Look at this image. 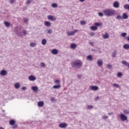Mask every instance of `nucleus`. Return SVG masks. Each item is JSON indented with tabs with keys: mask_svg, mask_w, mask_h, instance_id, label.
<instances>
[{
	"mask_svg": "<svg viewBox=\"0 0 129 129\" xmlns=\"http://www.w3.org/2000/svg\"><path fill=\"white\" fill-rule=\"evenodd\" d=\"M115 10L113 9H107L103 11V13L106 17H112L115 15Z\"/></svg>",
	"mask_w": 129,
	"mask_h": 129,
	"instance_id": "1",
	"label": "nucleus"
},
{
	"mask_svg": "<svg viewBox=\"0 0 129 129\" xmlns=\"http://www.w3.org/2000/svg\"><path fill=\"white\" fill-rule=\"evenodd\" d=\"M71 65L74 69H79L82 66V62L80 60H76L71 62Z\"/></svg>",
	"mask_w": 129,
	"mask_h": 129,
	"instance_id": "2",
	"label": "nucleus"
},
{
	"mask_svg": "<svg viewBox=\"0 0 129 129\" xmlns=\"http://www.w3.org/2000/svg\"><path fill=\"white\" fill-rule=\"evenodd\" d=\"M119 116L122 121H125V120H127V116H126V115H124V114H120Z\"/></svg>",
	"mask_w": 129,
	"mask_h": 129,
	"instance_id": "3",
	"label": "nucleus"
},
{
	"mask_svg": "<svg viewBox=\"0 0 129 129\" xmlns=\"http://www.w3.org/2000/svg\"><path fill=\"white\" fill-rule=\"evenodd\" d=\"M16 30H17V34H19V33H22L23 34H24V35H27V31H22V27H17Z\"/></svg>",
	"mask_w": 129,
	"mask_h": 129,
	"instance_id": "4",
	"label": "nucleus"
},
{
	"mask_svg": "<svg viewBox=\"0 0 129 129\" xmlns=\"http://www.w3.org/2000/svg\"><path fill=\"white\" fill-rule=\"evenodd\" d=\"M47 19L49 21H51L52 22H55L56 21V18L54 17V16L52 15H48L47 16Z\"/></svg>",
	"mask_w": 129,
	"mask_h": 129,
	"instance_id": "5",
	"label": "nucleus"
},
{
	"mask_svg": "<svg viewBox=\"0 0 129 129\" xmlns=\"http://www.w3.org/2000/svg\"><path fill=\"white\" fill-rule=\"evenodd\" d=\"M113 7L115 9H118V8H119V3H118V2L117 1L114 2L113 3Z\"/></svg>",
	"mask_w": 129,
	"mask_h": 129,
	"instance_id": "6",
	"label": "nucleus"
},
{
	"mask_svg": "<svg viewBox=\"0 0 129 129\" xmlns=\"http://www.w3.org/2000/svg\"><path fill=\"white\" fill-rule=\"evenodd\" d=\"M77 32H78V31L76 29L74 31L68 32L67 34L68 36H73L74 35V34H75V33H77Z\"/></svg>",
	"mask_w": 129,
	"mask_h": 129,
	"instance_id": "7",
	"label": "nucleus"
},
{
	"mask_svg": "<svg viewBox=\"0 0 129 129\" xmlns=\"http://www.w3.org/2000/svg\"><path fill=\"white\" fill-rule=\"evenodd\" d=\"M8 75V72L6 70H2L0 72V75L1 76H7Z\"/></svg>",
	"mask_w": 129,
	"mask_h": 129,
	"instance_id": "8",
	"label": "nucleus"
},
{
	"mask_svg": "<svg viewBox=\"0 0 129 129\" xmlns=\"http://www.w3.org/2000/svg\"><path fill=\"white\" fill-rule=\"evenodd\" d=\"M90 88L91 90H93L94 91H96L99 89L98 87L96 86H91L90 87Z\"/></svg>",
	"mask_w": 129,
	"mask_h": 129,
	"instance_id": "9",
	"label": "nucleus"
},
{
	"mask_svg": "<svg viewBox=\"0 0 129 129\" xmlns=\"http://www.w3.org/2000/svg\"><path fill=\"white\" fill-rule=\"evenodd\" d=\"M59 127H60V128H65L67 127V124H66V123H60L59 124Z\"/></svg>",
	"mask_w": 129,
	"mask_h": 129,
	"instance_id": "10",
	"label": "nucleus"
},
{
	"mask_svg": "<svg viewBox=\"0 0 129 129\" xmlns=\"http://www.w3.org/2000/svg\"><path fill=\"white\" fill-rule=\"evenodd\" d=\"M103 64V61H102V59H99L97 61V64L98 65V66L100 67V66H102Z\"/></svg>",
	"mask_w": 129,
	"mask_h": 129,
	"instance_id": "11",
	"label": "nucleus"
},
{
	"mask_svg": "<svg viewBox=\"0 0 129 129\" xmlns=\"http://www.w3.org/2000/svg\"><path fill=\"white\" fill-rule=\"evenodd\" d=\"M28 79L30 81H35V80H36V77H35V76L31 75L30 76L28 77Z\"/></svg>",
	"mask_w": 129,
	"mask_h": 129,
	"instance_id": "12",
	"label": "nucleus"
},
{
	"mask_svg": "<svg viewBox=\"0 0 129 129\" xmlns=\"http://www.w3.org/2000/svg\"><path fill=\"white\" fill-rule=\"evenodd\" d=\"M58 53V50H57L56 49H53L51 50V53L53 55H57Z\"/></svg>",
	"mask_w": 129,
	"mask_h": 129,
	"instance_id": "13",
	"label": "nucleus"
},
{
	"mask_svg": "<svg viewBox=\"0 0 129 129\" xmlns=\"http://www.w3.org/2000/svg\"><path fill=\"white\" fill-rule=\"evenodd\" d=\"M122 19H123V20H126L128 19V16L126 15V13H123L122 16Z\"/></svg>",
	"mask_w": 129,
	"mask_h": 129,
	"instance_id": "14",
	"label": "nucleus"
},
{
	"mask_svg": "<svg viewBox=\"0 0 129 129\" xmlns=\"http://www.w3.org/2000/svg\"><path fill=\"white\" fill-rule=\"evenodd\" d=\"M60 88H61V85L60 84L54 85L52 87V88H53V89H59Z\"/></svg>",
	"mask_w": 129,
	"mask_h": 129,
	"instance_id": "15",
	"label": "nucleus"
},
{
	"mask_svg": "<svg viewBox=\"0 0 129 129\" xmlns=\"http://www.w3.org/2000/svg\"><path fill=\"white\" fill-rule=\"evenodd\" d=\"M123 48L125 50H128L129 49V44H125L123 45Z\"/></svg>",
	"mask_w": 129,
	"mask_h": 129,
	"instance_id": "16",
	"label": "nucleus"
},
{
	"mask_svg": "<svg viewBox=\"0 0 129 129\" xmlns=\"http://www.w3.org/2000/svg\"><path fill=\"white\" fill-rule=\"evenodd\" d=\"M102 37L103 39H108L109 38V35H108V33H106L105 34H103Z\"/></svg>",
	"mask_w": 129,
	"mask_h": 129,
	"instance_id": "17",
	"label": "nucleus"
},
{
	"mask_svg": "<svg viewBox=\"0 0 129 129\" xmlns=\"http://www.w3.org/2000/svg\"><path fill=\"white\" fill-rule=\"evenodd\" d=\"M41 44L43 46H45L47 44V40L46 39H43L41 40Z\"/></svg>",
	"mask_w": 129,
	"mask_h": 129,
	"instance_id": "18",
	"label": "nucleus"
},
{
	"mask_svg": "<svg viewBox=\"0 0 129 129\" xmlns=\"http://www.w3.org/2000/svg\"><path fill=\"white\" fill-rule=\"evenodd\" d=\"M87 60H89V61H92L93 60V58L91 55H89L87 56Z\"/></svg>",
	"mask_w": 129,
	"mask_h": 129,
	"instance_id": "19",
	"label": "nucleus"
},
{
	"mask_svg": "<svg viewBox=\"0 0 129 129\" xmlns=\"http://www.w3.org/2000/svg\"><path fill=\"white\" fill-rule=\"evenodd\" d=\"M38 105L40 107H42V106H44V102L40 101L39 102H38Z\"/></svg>",
	"mask_w": 129,
	"mask_h": 129,
	"instance_id": "20",
	"label": "nucleus"
},
{
	"mask_svg": "<svg viewBox=\"0 0 129 129\" xmlns=\"http://www.w3.org/2000/svg\"><path fill=\"white\" fill-rule=\"evenodd\" d=\"M44 25L46 27H50L51 26V23H50V22H48V21H45L44 22Z\"/></svg>",
	"mask_w": 129,
	"mask_h": 129,
	"instance_id": "21",
	"label": "nucleus"
},
{
	"mask_svg": "<svg viewBox=\"0 0 129 129\" xmlns=\"http://www.w3.org/2000/svg\"><path fill=\"white\" fill-rule=\"evenodd\" d=\"M121 63H123V65H125L126 66H127V67H128L129 68V63L127 62L126 61L123 60L121 61Z\"/></svg>",
	"mask_w": 129,
	"mask_h": 129,
	"instance_id": "22",
	"label": "nucleus"
},
{
	"mask_svg": "<svg viewBox=\"0 0 129 129\" xmlns=\"http://www.w3.org/2000/svg\"><path fill=\"white\" fill-rule=\"evenodd\" d=\"M31 89L33 90V91H34V92H36V91H38V87H36V86L32 87Z\"/></svg>",
	"mask_w": 129,
	"mask_h": 129,
	"instance_id": "23",
	"label": "nucleus"
},
{
	"mask_svg": "<svg viewBox=\"0 0 129 129\" xmlns=\"http://www.w3.org/2000/svg\"><path fill=\"white\" fill-rule=\"evenodd\" d=\"M90 29L91 30H92V31H96V30L97 29V26H91Z\"/></svg>",
	"mask_w": 129,
	"mask_h": 129,
	"instance_id": "24",
	"label": "nucleus"
},
{
	"mask_svg": "<svg viewBox=\"0 0 129 129\" xmlns=\"http://www.w3.org/2000/svg\"><path fill=\"white\" fill-rule=\"evenodd\" d=\"M77 47V45H76V44L72 43V44L71 45V49H75Z\"/></svg>",
	"mask_w": 129,
	"mask_h": 129,
	"instance_id": "25",
	"label": "nucleus"
},
{
	"mask_svg": "<svg viewBox=\"0 0 129 129\" xmlns=\"http://www.w3.org/2000/svg\"><path fill=\"white\" fill-rule=\"evenodd\" d=\"M14 86L16 89H19V88H20V83H16L15 84Z\"/></svg>",
	"mask_w": 129,
	"mask_h": 129,
	"instance_id": "26",
	"label": "nucleus"
},
{
	"mask_svg": "<svg viewBox=\"0 0 129 129\" xmlns=\"http://www.w3.org/2000/svg\"><path fill=\"white\" fill-rule=\"evenodd\" d=\"M124 9H125V10L129 11V4H125L124 5Z\"/></svg>",
	"mask_w": 129,
	"mask_h": 129,
	"instance_id": "27",
	"label": "nucleus"
},
{
	"mask_svg": "<svg viewBox=\"0 0 129 129\" xmlns=\"http://www.w3.org/2000/svg\"><path fill=\"white\" fill-rule=\"evenodd\" d=\"M15 123H16V121L14 120H11L10 121V124H11V125H14Z\"/></svg>",
	"mask_w": 129,
	"mask_h": 129,
	"instance_id": "28",
	"label": "nucleus"
},
{
	"mask_svg": "<svg viewBox=\"0 0 129 129\" xmlns=\"http://www.w3.org/2000/svg\"><path fill=\"white\" fill-rule=\"evenodd\" d=\"M4 24L6 27H10L11 26V23L7 21L4 22Z\"/></svg>",
	"mask_w": 129,
	"mask_h": 129,
	"instance_id": "29",
	"label": "nucleus"
},
{
	"mask_svg": "<svg viewBox=\"0 0 129 129\" xmlns=\"http://www.w3.org/2000/svg\"><path fill=\"white\" fill-rule=\"evenodd\" d=\"M52 8H58V5L56 3H53L51 5Z\"/></svg>",
	"mask_w": 129,
	"mask_h": 129,
	"instance_id": "30",
	"label": "nucleus"
},
{
	"mask_svg": "<svg viewBox=\"0 0 129 129\" xmlns=\"http://www.w3.org/2000/svg\"><path fill=\"white\" fill-rule=\"evenodd\" d=\"M116 19V20H121V19H122V16H121L119 15H117Z\"/></svg>",
	"mask_w": 129,
	"mask_h": 129,
	"instance_id": "31",
	"label": "nucleus"
},
{
	"mask_svg": "<svg viewBox=\"0 0 129 129\" xmlns=\"http://www.w3.org/2000/svg\"><path fill=\"white\" fill-rule=\"evenodd\" d=\"M116 54H117L116 52L115 51L113 52L112 53V56L113 58H115V57H116Z\"/></svg>",
	"mask_w": 129,
	"mask_h": 129,
	"instance_id": "32",
	"label": "nucleus"
},
{
	"mask_svg": "<svg viewBox=\"0 0 129 129\" xmlns=\"http://www.w3.org/2000/svg\"><path fill=\"white\" fill-rule=\"evenodd\" d=\"M46 67V64H45V63L44 62H41L40 63V67L42 68H44V67Z\"/></svg>",
	"mask_w": 129,
	"mask_h": 129,
	"instance_id": "33",
	"label": "nucleus"
},
{
	"mask_svg": "<svg viewBox=\"0 0 129 129\" xmlns=\"http://www.w3.org/2000/svg\"><path fill=\"white\" fill-rule=\"evenodd\" d=\"M112 85L114 87H116V88H118V87H119V85L117 84H113Z\"/></svg>",
	"mask_w": 129,
	"mask_h": 129,
	"instance_id": "34",
	"label": "nucleus"
},
{
	"mask_svg": "<svg viewBox=\"0 0 129 129\" xmlns=\"http://www.w3.org/2000/svg\"><path fill=\"white\" fill-rule=\"evenodd\" d=\"M94 25L95 26H97V27H100V26H101V23H95Z\"/></svg>",
	"mask_w": 129,
	"mask_h": 129,
	"instance_id": "35",
	"label": "nucleus"
},
{
	"mask_svg": "<svg viewBox=\"0 0 129 129\" xmlns=\"http://www.w3.org/2000/svg\"><path fill=\"white\" fill-rule=\"evenodd\" d=\"M124 113L125 114H129V110L127 109L124 110Z\"/></svg>",
	"mask_w": 129,
	"mask_h": 129,
	"instance_id": "36",
	"label": "nucleus"
},
{
	"mask_svg": "<svg viewBox=\"0 0 129 129\" xmlns=\"http://www.w3.org/2000/svg\"><path fill=\"white\" fill-rule=\"evenodd\" d=\"M102 119H103L104 120L105 119H107V118H108V116H106V115H103L102 117Z\"/></svg>",
	"mask_w": 129,
	"mask_h": 129,
	"instance_id": "37",
	"label": "nucleus"
},
{
	"mask_svg": "<svg viewBox=\"0 0 129 129\" xmlns=\"http://www.w3.org/2000/svg\"><path fill=\"white\" fill-rule=\"evenodd\" d=\"M88 109H91L92 108H93V106L92 105H90L87 106Z\"/></svg>",
	"mask_w": 129,
	"mask_h": 129,
	"instance_id": "38",
	"label": "nucleus"
},
{
	"mask_svg": "<svg viewBox=\"0 0 129 129\" xmlns=\"http://www.w3.org/2000/svg\"><path fill=\"white\" fill-rule=\"evenodd\" d=\"M117 77H121V76H122V74H121V73H118L117 74Z\"/></svg>",
	"mask_w": 129,
	"mask_h": 129,
	"instance_id": "39",
	"label": "nucleus"
},
{
	"mask_svg": "<svg viewBox=\"0 0 129 129\" xmlns=\"http://www.w3.org/2000/svg\"><path fill=\"white\" fill-rule=\"evenodd\" d=\"M120 36H121V37H125V36H126V33H124V32L122 33L121 34Z\"/></svg>",
	"mask_w": 129,
	"mask_h": 129,
	"instance_id": "40",
	"label": "nucleus"
},
{
	"mask_svg": "<svg viewBox=\"0 0 129 129\" xmlns=\"http://www.w3.org/2000/svg\"><path fill=\"white\" fill-rule=\"evenodd\" d=\"M54 83H56V84H60V80H56L55 81H54Z\"/></svg>",
	"mask_w": 129,
	"mask_h": 129,
	"instance_id": "41",
	"label": "nucleus"
},
{
	"mask_svg": "<svg viewBox=\"0 0 129 129\" xmlns=\"http://www.w3.org/2000/svg\"><path fill=\"white\" fill-rule=\"evenodd\" d=\"M30 47H34L36 45V43H31L30 44Z\"/></svg>",
	"mask_w": 129,
	"mask_h": 129,
	"instance_id": "42",
	"label": "nucleus"
},
{
	"mask_svg": "<svg viewBox=\"0 0 129 129\" xmlns=\"http://www.w3.org/2000/svg\"><path fill=\"white\" fill-rule=\"evenodd\" d=\"M15 2H16V1L15 0H10L9 1L10 4H11V5H13L14 4V3H15Z\"/></svg>",
	"mask_w": 129,
	"mask_h": 129,
	"instance_id": "43",
	"label": "nucleus"
},
{
	"mask_svg": "<svg viewBox=\"0 0 129 129\" xmlns=\"http://www.w3.org/2000/svg\"><path fill=\"white\" fill-rule=\"evenodd\" d=\"M82 77V76H81V75H77V78H78V79H81V77Z\"/></svg>",
	"mask_w": 129,
	"mask_h": 129,
	"instance_id": "44",
	"label": "nucleus"
},
{
	"mask_svg": "<svg viewBox=\"0 0 129 129\" xmlns=\"http://www.w3.org/2000/svg\"><path fill=\"white\" fill-rule=\"evenodd\" d=\"M24 22V23H25V24H27L28 23V22H29V20L27 18H25Z\"/></svg>",
	"mask_w": 129,
	"mask_h": 129,
	"instance_id": "45",
	"label": "nucleus"
},
{
	"mask_svg": "<svg viewBox=\"0 0 129 129\" xmlns=\"http://www.w3.org/2000/svg\"><path fill=\"white\" fill-rule=\"evenodd\" d=\"M52 32H53L52 29H49L47 31V34H52Z\"/></svg>",
	"mask_w": 129,
	"mask_h": 129,
	"instance_id": "46",
	"label": "nucleus"
},
{
	"mask_svg": "<svg viewBox=\"0 0 129 129\" xmlns=\"http://www.w3.org/2000/svg\"><path fill=\"white\" fill-rule=\"evenodd\" d=\"M31 1L28 0V1H27L26 2V5H30V4H31Z\"/></svg>",
	"mask_w": 129,
	"mask_h": 129,
	"instance_id": "47",
	"label": "nucleus"
},
{
	"mask_svg": "<svg viewBox=\"0 0 129 129\" xmlns=\"http://www.w3.org/2000/svg\"><path fill=\"white\" fill-rule=\"evenodd\" d=\"M112 68V66H111V64H107V68L108 69H111V68Z\"/></svg>",
	"mask_w": 129,
	"mask_h": 129,
	"instance_id": "48",
	"label": "nucleus"
},
{
	"mask_svg": "<svg viewBox=\"0 0 129 129\" xmlns=\"http://www.w3.org/2000/svg\"><path fill=\"white\" fill-rule=\"evenodd\" d=\"M85 24H86V21H81V25H85Z\"/></svg>",
	"mask_w": 129,
	"mask_h": 129,
	"instance_id": "49",
	"label": "nucleus"
},
{
	"mask_svg": "<svg viewBox=\"0 0 129 129\" xmlns=\"http://www.w3.org/2000/svg\"><path fill=\"white\" fill-rule=\"evenodd\" d=\"M99 17H103V14L101 12L99 13Z\"/></svg>",
	"mask_w": 129,
	"mask_h": 129,
	"instance_id": "50",
	"label": "nucleus"
},
{
	"mask_svg": "<svg viewBox=\"0 0 129 129\" xmlns=\"http://www.w3.org/2000/svg\"><path fill=\"white\" fill-rule=\"evenodd\" d=\"M94 35H95L94 33L91 32V34H90V36H91V37H93L94 36Z\"/></svg>",
	"mask_w": 129,
	"mask_h": 129,
	"instance_id": "51",
	"label": "nucleus"
},
{
	"mask_svg": "<svg viewBox=\"0 0 129 129\" xmlns=\"http://www.w3.org/2000/svg\"><path fill=\"white\" fill-rule=\"evenodd\" d=\"M22 90H26L27 89V87H23L22 88Z\"/></svg>",
	"mask_w": 129,
	"mask_h": 129,
	"instance_id": "52",
	"label": "nucleus"
},
{
	"mask_svg": "<svg viewBox=\"0 0 129 129\" xmlns=\"http://www.w3.org/2000/svg\"><path fill=\"white\" fill-rule=\"evenodd\" d=\"M17 127H18V125H15L14 126L12 127V128H17Z\"/></svg>",
	"mask_w": 129,
	"mask_h": 129,
	"instance_id": "53",
	"label": "nucleus"
},
{
	"mask_svg": "<svg viewBox=\"0 0 129 129\" xmlns=\"http://www.w3.org/2000/svg\"><path fill=\"white\" fill-rule=\"evenodd\" d=\"M51 101H54V100H55V98L52 97L50 99Z\"/></svg>",
	"mask_w": 129,
	"mask_h": 129,
	"instance_id": "54",
	"label": "nucleus"
},
{
	"mask_svg": "<svg viewBox=\"0 0 129 129\" xmlns=\"http://www.w3.org/2000/svg\"><path fill=\"white\" fill-rule=\"evenodd\" d=\"M89 43L90 44V45H91V46H93V42H89Z\"/></svg>",
	"mask_w": 129,
	"mask_h": 129,
	"instance_id": "55",
	"label": "nucleus"
},
{
	"mask_svg": "<svg viewBox=\"0 0 129 129\" xmlns=\"http://www.w3.org/2000/svg\"><path fill=\"white\" fill-rule=\"evenodd\" d=\"M79 2H80L81 3H83V2H85V0H79Z\"/></svg>",
	"mask_w": 129,
	"mask_h": 129,
	"instance_id": "56",
	"label": "nucleus"
},
{
	"mask_svg": "<svg viewBox=\"0 0 129 129\" xmlns=\"http://www.w3.org/2000/svg\"><path fill=\"white\" fill-rule=\"evenodd\" d=\"M98 98H99V97H97L95 98V100H98Z\"/></svg>",
	"mask_w": 129,
	"mask_h": 129,
	"instance_id": "57",
	"label": "nucleus"
},
{
	"mask_svg": "<svg viewBox=\"0 0 129 129\" xmlns=\"http://www.w3.org/2000/svg\"><path fill=\"white\" fill-rule=\"evenodd\" d=\"M108 114L109 115H111V114H112V113H108Z\"/></svg>",
	"mask_w": 129,
	"mask_h": 129,
	"instance_id": "58",
	"label": "nucleus"
},
{
	"mask_svg": "<svg viewBox=\"0 0 129 129\" xmlns=\"http://www.w3.org/2000/svg\"><path fill=\"white\" fill-rule=\"evenodd\" d=\"M4 112H5V110H3Z\"/></svg>",
	"mask_w": 129,
	"mask_h": 129,
	"instance_id": "59",
	"label": "nucleus"
},
{
	"mask_svg": "<svg viewBox=\"0 0 129 129\" xmlns=\"http://www.w3.org/2000/svg\"><path fill=\"white\" fill-rule=\"evenodd\" d=\"M128 2H129V0H128Z\"/></svg>",
	"mask_w": 129,
	"mask_h": 129,
	"instance_id": "60",
	"label": "nucleus"
}]
</instances>
